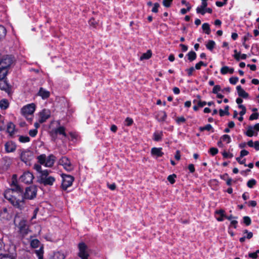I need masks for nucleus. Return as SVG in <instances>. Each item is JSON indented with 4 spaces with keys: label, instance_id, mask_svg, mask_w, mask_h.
Wrapping results in <instances>:
<instances>
[{
    "label": "nucleus",
    "instance_id": "60",
    "mask_svg": "<svg viewBox=\"0 0 259 259\" xmlns=\"http://www.w3.org/2000/svg\"><path fill=\"white\" fill-rule=\"evenodd\" d=\"M240 156L236 158V160L237 162L240 164H243L245 166H247V164L245 163L246 159H244L243 160H241Z\"/></svg>",
    "mask_w": 259,
    "mask_h": 259
},
{
    "label": "nucleus",
    "instance_id": "44",
    "mask_svg": "<svg viewBox=\"0 0 259 259\" xmlns=\"http://www.w3.org/2000/svg\"><path fill=\"white\" fill-rule=\"evenodd\" d=\"M134 123V120L132 118L126 117L124 120V124L127 126H131Z\"/></svg>",
    "mask_w": 259,
    "mask_h": 259
},
{
    "label": "nucleus",
    "instance_id": "52",
    "mask_svg": "<svg viewBox=\"0 0 259 259\" xmlns=\"http://www.w3.org/2000/svg\"><path fill=\"white\" fill-rule=\"evenodd\" d=\"M234 54L233 55V57L237 61H239L240 60V52H238L237 50H235L234 51Z\"/></svg>",
    "mask_w": 259,
    "mask_h": 259
},
{
    "label": "nucleus",
    "instance_id": "46",
    "mask_svg": "<svg viewBox=\"0 0 259 259\" xmlns=\"http://www.w3.org/2000/svg\"><path fill=\"white\" fill-rule=\"evenodd\" d=\"M221 140H222L223 141H226L227 144L230 143L231 141L230 136L228 135H223L221 138Z\"/></svg>",
    "mask_w": 259,
    "mask_h": 259
},
{
    "label": "nucleus",
    "instance_id": "25",
    "mask_svg": "<svg viewBox=\"0 0 259 259\" xmlns=\"http://www.w3.org/2000/svg\"><path fill=\"white\" fill-rule=\"evenodd\" d=\"M65 255L63 253L59 251L54 252L49 259H64Z\"/></svg>",
    "mask_w": 259,
    "mask_h": 259
},
{
    "label": "nucleus",
    "instance_id": "41",
    "mask_svg": "<svg viewBox=\"0 0 259 259\" xmlns=\"http://www.w3.org/2000/svg\"><path fill=\"white\" fill-rule=\"evenodd\" d=\"M254 131L253 130V127L251 126H249L248 127V129L245 132V135L249 137H251L254 135Z\"/></svg>",
    "mask_w": 259,
    "mask_h": 259
},
{
    "label": "nucleus",
    "instance_id": "3",
    "mask_svg": "<svg viewBox=\"0 0 259 259\" xmlns=\"http://www.w3.org/2000/svg\"><path fill=\"white\" fill-rule=\"evenodd\" d=\"M16 226L18 228L19 234L23 237L26 236L30 232L28 222L24 219L21 220Z\"/></svg>",
    "mask_w": 259,
    "mask_h": 259
},
{
    "label": "nucleus",
    "instance_id": "5",
    "mask_svg": "<svg viewBox=\"0 0 259 259\" xmlns=\"http://www.w3.org/2000/svg\"><path fill=\"white\" fill-rule=\"evenodd\" d=\"M78 252L77 255L81 259H89L90 256L89 253L88 251V247L87 244L83 242H81L78 244Z\"/></svg>",
    "mask_w": 259,
    "mask_h": 259
},
{
    "label": "nucleus",
    "instance_id": "18",
    "mask_svg": "<svg viewBox=\"0 0 259 259\" xmlns=\"http://www.w3.org/2000/svg\"><path fill=\"white\" fill-rule=\"evenodd\" d=\"M236 90L237 94L239 97L244 99H247L248 98L249 94L242 88L241 85H237Z\"/></svg>",
    "mask_w": 259,
    "mask_h": 259
},
{
    "label": "nucleus",
    "instance_id": "34",
    "mask_svg": "<svg viewBox=\"0 0 259 259\" xmlns=\"http://www.w3.org/2000/svg\"><path fill=\"white\" fill-rule=\"evenodd\" d=\"M89 24L90 26L94 28H96L97 26L98 25V22L96 21L94 17H92L89 20Z\"/></svg>",
    "mask_w": 259,
    "mask_h": 259
},
{
    "label": "nucleus",
    "instance_id": "33",
    "mask_svg": "<svg viewBox=\"0 0 259 259\" xmlns=\"http://www.w3.org/2000/svg\"><path fill=\"white\" fill-rule=\"evenodd\" d=\"M37 159L40 164L45 165L46 160V155L45 154L39 155L37 156Z\"/></svg>",
    "mask_w": 259,
    "mask_h": 259
},
{
    "label": "nucleus",
    "instance_id": "16",
    "mask_svg": "<svg viewBox=\"0 0 259 259\" xmlns=\"http://www.w3.org/2000/svg\"><path fill=\"white\" fill-rule=\"evenodd\" d=\"M16 125L12 122H9L7 125V132L11 137H13L16 132Z\"/></svg>",
    "mask_w": 259,
    "mask_h": 259
},
{
    "label": "nucleus",
    "instance_id": "59",
    "mask_svg": "<svg viewBox=\"0 0 259 259\" xmlns=\"http://www.w3.org/2000/svg\"><path fill=\"white\" fill-rule=\"evenodd\" d=\"M238 221L236 220H232L230 223V225H229V228L230 227H233L234 229H236L237 227Z\"/></svg>",
    "mask_w": 259,
    "mask_h": 259
},
{
    "label": "nucleus",
    "instance_id": "35",
    "mask_svg": "<svg viewBox=\"0 0 259 259\" xmlns=\"http://www.w3.org/2000/svg\"><path fill=\"white\" fill-rule=\"evenodd\" d=\"M35 253L36 254L38 259H43V254H44L43 246H41L38 250H36Z\"/></svg>",
    "mask_w": 259,
    "mask_h": 259
},
{
    "label": "nucleus",
    "instance_id": "21",
    "mask_svg": "<svg viewBox=\"0 0 259 259\" xmlns=\"http://www.w3.org/2000/svg\"><path fill=\"white\" fill-rule=\"evenodd\" d=\"M17 253L16 252L0 253V259H16Z\"/></svg>",
    "mask_w": 259,
    "mask_h": 259
},
{
    "label": "nucleus",
    "instance_id": "39",
    "mask_svg": "<svg viewBox=\"0 0 259 259\" xmlns=\"http://www.w3.org/2000/svg\"><path fill=\"white\" fill-rule=\"evenodd\" d=\"M8 72V70H5L2 68H0V80L4 79L6 77Z\"/></svg>",
    "mask_w": 259,
    "mask_h": 259
},
{
    "label": "nucleus",
    "instance_id": "64",
    "mask_svg": "<svg viewBox=\"0 0 259 259\" xmlns=\"http://www.w3.org/2000/svg\"><path fill=\"white\" fill-rule=\"evenodd\" d=\"M34 168L38 172H40L42 170L40 164H35L34 165Z\"/></svg>",
    "mask_w": 259,
    "mask_h": 259
},
{
    "label": "nucleus",
    "instance_id": "50",
    "mask_svg": "<svg viewBox=\"0 0 259 259\" xmlns=\"http://www.w3.org/2000/svg\"><path fill=\"white\" fill-rule=\"evenodd\" d=\"M195 68L194 67H191L185 70L187 73L188 76H191L193 75V72L195 71Z\"/></svg>",
    "mask_w": 259,
    "mask_h": 259
},
{
    "label": "nucleus",
    "instance_id": "26",
    "mask_svg": "<svg viewBox=\"0 0 259 259\" xmlns=\"http://www.w3.org/2000/svg\"><path fill=\"white\" fill-rule=\"evenodd\" d=\"M9 106V103L7 99H4L0 101V108L2 109L6 110Z\"/></svg>",
    "mask_w": 259,
    "mask_h": 259
},
{
    "label": "nucleus",
    "instance_id": "19",
    "mask_svg": "<svg viewBox=\"0 0 259 259\" xmlns=\"http://www.w3.org/2000/svg\"><path fill=\"white\" fill-rule=\"evenodd\" d=\"M155 118L159 122H163L167 118V114L164 111H160L157 113Z\"/></svg>",
    "mask_w": 259,
    "mask_h": 259
},
{
    "label": "nucleus",
    "instance_id": "43",
    "mask_svg": "<svg viewBox=\"0 0 259 259\" xmlns=\"http://www.w3.org/2000/svg\"><path fill=\"white\" fill-rule=\"evenodd\" d=\"M243 223L247 226L250 225L251 224V220L250 217L245 216L243 218Z\"/></svg>",
    "mask_w": 259,
    "mask_h": 259
},
{
    "label": "nucleus",
    "instance_id": "54",
    "mask_svg": "<svg viewBox=\"0 0 259 259\" xmlns=\"http://www.w3.org/2000/svg\"><path fill=\"white\" fill-rule=\"evenodd\" d=\"M173 0H163L162 2L163 5L166 8L170 7Z\"/></svg>",
    "mask_w": 259,
    "mask_h": 259
},
{
    "label": "nucleus",
    "instance_id": "49",
    "mask_svg": "<svg viewBox=\"0 0 259 259\" xmlns=\"http://www.w3.org/2000/svg\"><path fill=\"white\" fill-rule=\"evenodd\" d=\"M186 121V119L184 116L178 117L176 119V121L178 124H180L182 123H185Z\"/></svg>",
    "mask_w": 259,
    "mask_h": 259
},
{
    "label": "nucleus",
    "instance_id": "13",
    "mask_svg": "<svg viewBox=\"0 0 259 259\" xmlns=\"http://www.w3.org/2000/svg\"><path fill=\"white\" fill-rule=\"evenodd\" d=\"M0 89L9 94L11 91V85L6 80H0Z\"/></svg>",
    "mask_w": 259,
    "mask_h": 259
},
{
    "label": "nucleus",
    "instance_id": "28",
    "mask_svg": "<svg viewBox=\"0 0 259 259\" xmlns=\"http://www.w3.org/2000/svg\"><path fill=\"white\" fill-rule=\"evenodd\" d=\"M152 51L150 50H148L146 53H143L140 57V60H147L150 59L152 56Z\"/></svg>",
    "mask_w": 259,
    "mask_h": 259
},
{
    "label": "nucleus",
    "instance_id": "57",
    "mask_svg": "<svg viewBox=\"0 0 259 259\" xmlns=\"http://www.w3.org/2000/svg\"><path fill=\"white\" fill-rule=\"evenodd\" d=\"M160 7V5L159 4V3H155L154 4V7H153L152 9V12L153 13H157L158 12V8L159 7Z\"/></svg>",
    "mask_w": 259,
    "mask_h": 259
},
{
    "label": "nucleus",
    "instance_id": "48",
    "mask_svg": "<svg viewBox=\"0 0 259 259\" xmlns=\"http://www.w3.org/2000/svg\"><path fill=\"white\" fill-rule=\"evenodd\" d=\"M222 91L221 87L220 85H214V87L212 89V93L214 94H217Z\"/></svg>",
    "mask_w": 259,
    "mask_h": 259
},
{
    "label": "nucleus",
    "instance_id": "47",
    "mask_svg": "<svg viewBox=\"0 0 259 259\" xmlns=\"http://www.w3.org/2000/svg\"><path fill=\"white\" fill-rule=\"evenodd\" d=\"M219 152V150L218 148L215 147H211L209 150V153L212 156H214Z\"/></svg>",
    "mask_w": 259,
    "mask_h": 259
},
{
    "label": "nucleus",
    "instance_id": "31",
    "mask_svg": "<svg viewBox=\"0 0 259 259\" xmlns=\"http://www.w3.org/2000/svg\"><path fill=\"white\" fill-rule=\"evenodd\" d=\"M8 209L6 207L3 208L0 212V218L3 219H8Z\"/></svg>",
    "mask_w": 259,
    "mask_h": 259
},
{
    "label": "nucleus",
    "instance_id": "53",
    "mask_svg": "<svg viewBox=\"0 0 259 259\" xmlns=\"http://www.w3.org/2000/svg\"><path fill=\"white\" fill-rule=\"evenodd\" d=\"M229 67L227 66H224L222 67L221 69L220 72L223 75H225L228 73Z\"/></svg>",
    "mask_w": 259,
    "mask_h": 259
},
{
    "label": "nucleus",
    "instance_id": "55",
    "mask_svg": "<svg viewBox=\"0 0 259 259\" xmlns=\"http://www.w3.org/2000/svg\"><path fill=\"white\" fill-rule=\"evenodd\" d=\"M259 113L258 112H255L251 114L249 117V120H253L258 118Z\"/></svg>",
    "mask_w": 259,
    "mask_h": 259
},
{
    "label": "nucleus",
    "instance_id": "17",
    "mask_svg": "<svg viewBox=\"0 0 259 259\" xmlns=\"http://www.w3.org/2000/svg\"><path fill=\"white\" fill-rule=\"evenodd\" d=\"M55 156L53 154L50 155L47 158L46 157L45 166L51 167L53 166L55 161Z\"/></svg>",
    "mask_w": 259,
    "mask_h": 259
},
{
    "label": "nucleus",
    "instance_id": "7",
    "mask_svg": "<svg viewBox=\"0 0 259 259\" xmlns=\"http://www.w3.org/2000/svg\"><path fill=\"white\" fill-rule=\"evenodd\" d=\"M13 63V58L11 56L6 55L0 59V68L5 70H8V69Z\"/></svg>",
    "mask_w": 259,
    "mask_h": 259
},
{
    "label": "nucleus",
    "instance_id": "63",
    "mask_svg": "<svg viewBox=\"0 0 259 259\" xmlns=\"http://www.w3.org/2000/svg\"><path fill=\"white\" fill-rule=\"evenodd\" d=\"M248 256L253 259H256L257 258L258 255L257 254V252H253L249 253L248 254Z\"/></svg>",
    "mask_w": 259,
    "mask_h": 259
},
{
    "label": "nucleus",
    "instance_id": "58",
    "mask_svg": "<svg viewBox=\"0 0 259 259\" xmlns=\"http://www.w3.org/2000/svg\"><path fill=\"white\" fill-rule=\"evenodd\" d=\"M37 132L38 131L37 129L30 130L29 131V135L31 137H35L36 136Z\"/></svg>",
    "mask_w": 259,
    "mask_h": 259
},
{
    "label": "nucleus",
    "instance_id": "51",
    "mask_svg": "<svg viewBox=\"0 0 259 259\" xmlns=\"http://www.w3.org/2000/svg\"><path fill=\"white\" fill-rule=\"evenodd\" d=\"M239 78L237 76H233L229 78V82L232 84H235L238 81Z\"/></svg>",
    "mask_w": 259,
    "mask_h": 259
},
{
    "label": "nucleus",
    "instance_id": "40",
    "mask_svg": "<svg viewBox=\"0 0 259 259\" xmlns=\"http://www.w3.org/2000/svg\"><path fill=\"white\" fill-rule=\"evenodd\" d=\"M6 33V28L4 26L0 25V39L5 37Z\"/></svg>",
    "mask_w": 259,
    "mask_h": 259
},
{
    "label": "nucleus",
    "instance_id": "45",
    "mask_svg": "<svg viewBox=\"0 0 259 259\" xmlns=\"http://www.w3.org/2000/svg\"><path fill=\"white\" fill-rule=\"evenodd\" d=\"M177 176L175 174L170 175L168 176L167 180L171 184H174L176 182L175 178Z\"/></svg>",
    "mask_w": 259,
    "mask_h": 259
},
{
    "label": "nucleus",
    "instance_id": "38",
    "mask_svg": "<svg viewBox=\"0 0 259 259\" xmlns=\"http://www.w3.org/2000/svg\"><path fill=\"white\" fill-rule=\"evenodd\" d=\"M30 141V139L28 136H20L19 138V141L20 143H24L29 142Z\"/></svg>",
    "mask_w": 259,
    "mask_h": 259
},
{
    "label": "nucleus",
    "instance_id": "4",
    "mask_svg": "<svg viewBox=\"0 0 259 259\" xmlns=\"http://www.w3.org/2000/svg\"><path fill=\"white\" fill-rule=\"evenodd\" d=\"M35 105L34 103H31L23 106L21 108V112L22 114L25 116L27 119L30 121L32 120V117L28 118L27 116L33 115L35 110Z\"/></svg>",
    "mask_w": 259,
    "mask_h": 259
},
{
    "label": "nucleus",
    "instance_id": "42",
    "mask_svg": "<svg viewBox=\"0 0 259 259\" xmlns=\"http://www.w3.org/2000/svg\"><path fill=\"white\" fill-rule=\"evenodd\" d=\"M256 184V180L254 179H251L247 182V186L249 188H252Z\"/></svg>",
    "mask_w": 259,
    "mask_h": 259
},
{
    "label": "nucleus",
    "instance_id": "10",
    "mask_svg": "<svg viewBox=\"0 0 259 259\" xmlns=\"http://www.w3.org/2000/svg\"><path fill=\"white\" fill-rule=\"evenodd\" d=\"M51 116V112L50 110L44 109L41 112H39V122L42 123L46 121Z\"/></svg>",
    "mask_w": 259,
    "mask_h": 259
},
{
    "label": "nucleus",
    "instance_id": "36",
    "mask_svg": "<svg viewBox=\"0 0 259 259\" xmlns=\"http://www.w3.org/2000/svg\"><path fill=\"white\" fill-rule=\"evenodd\" d=\"M215 45V43L214 41L212 40H208L207 44L206 45V47L208 50L212 51L214 49Z\"/></svg>",
    "mask_w": 259,
    "mask_h": 259
},
{
    "label": "nucleus",
    "instance_id": "32",
    "mask_svg": "<svg viewBox=\"0 0 259 259\" xmlns=\"http://www.w3.org/2000/svg\"><path fill=\"white\" fill-rule=\"evenodd\" d=\"M202 29L206 34H209L210 33L211 30L208 23H203L202 25Z\"/></svg>",
    "mask_w": 259,
    "mask_h": 259
},
{
    "label": "nucleus",
    "instance_id": "22",
    "mask_svg": "<svg viewBox=\"0 0 259 259\" xmlns=\"http://www.w3.org/2000/svg\"><path fill=\"white\" fill-rule=\"evenodd\" d=\"M207 2H202L201 6L196 8V13L204 15L205 14L204 9L207 8Z\"/></svg>",
    "mask_w": 259,
    "mask_h": 259
},
{
    "label": "nucleus",
    "instance_id": "29",
    "mask_svg": "<svg viewBox=\"0 0 259 259\" xmlns=\"http://www.w3.org/2000/svg\"><path fill=\"white\" fill-rule=\"evenodd\" d=\"M199 130L200 132H203L204 131H211L212 133L214 132V129L212 125L210 124H207L204 126H200L199 127Z\"/></svg>",
    "mask_w": 259,
    "mask_h": 259
},
{
    "label": "nucleus",
    "instance_id": "9",
    "mask_svg": "<svg viewBox=\"0 0 259 259\" xmlns=\"http://www.w3.org/2000/svg\"><path fill=\"white\" fill-rule=\"evenodd\" d=\"M32 156V153L30 151H24L21 153L20 159L23 162L27 164L31 160Z\"/></svg>",
    "mask_w": 259,
    "mask_h": 259
},
{
    "label": "nucleus",
    "instance_id": "62",
    "mask_svg": "<svg viewBox=\"0 0 259 259\" xmlns=\"http://www.w3.org/2000/svg\"><path fill=\"white\" fill-rule=\"evenodd\" d=\"M188 168L191 173L194 172L195 168L193 164H190L188 165Z\"/></svg>",
    "mask_w": 259,
    "mask_h": 259
},
{
    "label": "nucleus",
    "instance_id": "6",
    "mask_svg": "<svg viewBox=\"0 0 259 259\" xmlns=\"http://www.w3.org/2000/svg\"><path fill=\"white\" fill-rule=\"evenodd\" d=\"M62 181L61 187L63 190L66 191L67 188L72 186L74 178L69 175L62 174L61 175Z\"/></svg>",
    "mask_w": 259,
    "mask_h": 259
},
{
    "label": "nucleus",
    "instance_id": "61",
    "mask_svg": "<svg viewBox=\"0 0 259 259\" xmlns=\"http://www.w3.org/2000/svg\"><path fill=\"white\" fill-rule=\"evenodd\" d=\"M225 211L224 209H221L219 210H217L215 211V214H219L221 217H225L226 214L225 213Z\"/></svg>",
    "mask_w": 259,
    "mask_h": 259
},
{
    "label": "nucleus",
    "instance_id": "23",
    "mask_svg": "<svg viewBox=\"0 0 259 259\" xmlns=\"http://www.w3.org/2000/svg\"><path fill=\"white\" fill-rule=\"evenodd\" d=\"M54 133L56 135L59 134L63 135L64 137H67V134L65 133V128L63 126H60L54 130Z\"/></svg>",
    "mask_w": 259,
    "mask_h": 259
},
{
    "label": "nucleus",
    "instance_id": "30",
    "mask_svg": "<svg viewBox=\"0 0 259 259\" xmlns=\"http://www.w3.org/2000/svg\"><path fill=\"white\" fill-rule=\"evenodd\" d=\"M229 106L227 105L225 107L224 110L220 109L219 110V114L220 116L222 117L225 115H229L230 113L229 112Z\"/></svg>",
    "mask_w": 259,
    "mask_h": 259
},
{
    "label": "nucleus",
    "instance_id": "24",
    "mask_svg": "<svg viewBox=\"0 0 259 259\" xmlns=\"http://www.w3.org/2000/svg\"><path fill=\"white\" fill-rule=\"evenodd\" d=\"M163 136L162 131L155 132L153 135V140L156 142H159L161 141Z\"/></svg>",
    "mask_w": 259,
    "mask_h": 259
},
{
    "label": "nucleus",
    "instance_id": "56",
    "mask_svg": "<svg viewBox=\"0 0 259 259\" xmlns=\"http://www.w3.org/2000/svg\"><path fill=\"white\" fill-rule=\"evenodd\" d=\"M223 156L224 158H231L233 157V154L232 153H229L227 152L224 151L222 153Z\"/></svg>",
    "mask_w": 259,
    "mask_h": 259
},
{
    "label": "nucleus",
    "instance_id": "15",
    "mask_svg": "<svg viewBox=\"0 0 259 259\" xmlns=\"http://www.w3.org/2000/svg\"><path fill=\"white\" fill-rule=\"evenodd\" d=\"M162 148L161 147H153L151 149V154L153 156L161 157L164 155V153L162 151Z\"/></svg>",
    "mask_w": 259,
    "mask_h": 259
},
{
    "label": "nucleus",
    "instance_id": "8",
    "mask_svg": "<svg viewBox=\"0 0 259 259\" xmlns=\"http://www.w3.org/2000/svg\"><path fill=\"white\" fill-rule=\"evenodd\" d=\"M34 179L33 175L29 171H25L20 176L19 180L26 184H31L32 183Z\"/></svg>",
    "mask_w": 259,
    "mask_h": 259
},
{
    "label": "nucleus",
    "instance_id": "20",
    "mask_svg": "<svg viewBox=\"0 0 259 259\" xmlns=\"http://www.w3.org/2000/svg\"><path fill=\"white\" fill-rule=\"evenodd\" d=\"M37 95L41 97L42 99H46L50 96V93L49 91L45 90L43 88H40Z\"/></svg>",
    "mask_w": 259,
    "mask_h": 259
},
{
    "label": "nucleus",
    "instance_id": "1",
    "mask_svg": "<svg viewBox=\"0 0 259 259\" xmlns=\"http://www.w3.org/2000/svg\"><path fill=\"white\" fill-rule=\"evenodd\" d=\"M9 185L10 188L5 191L4 197L15 208L20 207L19 203V198L23 192V188L19 184L16 174L12 175Z\"/></svg>",
    "mask_w": 259,
    "mask_h": 259
},
{
    "label": "nucleus",
    "instance_id": "12",
    "mask_svg": "<svg viewBox=\"0 0 259 259\" xmlns=\"http://www.w3.org/2000/svg\"><path fill=\"white\" fill-rule=\"evenodd\" d=\"M16 148V143L12 141L7 142L5 144V149L6 153L14 152Z\"/></svg>",
    "mask_w": 259,
    "mask_h": 259
},
{
    "label": "nucleus",
    "instance_id": "27",
    "mask_svg": "<svg viewBox=\"0 0 259 259\" xmlns=\"http://www.w3.org/2000/svg\"><path fill=\"white\" fill-rule=\"evenodd\" d=\"M188 59L190 62H192L195 60L197 58L196 53L193 51H190L187 55Z\"/></svg>",
    "mask_w": 259,
    "mask_h": 259
},
{
    "label": "nucleus",
    "instance_id": "14",
    "mask_svg": "<svg viewBox=\"0 0 259 259\" xmlns=\"http://www.w3.org/2000/svg\"><path fill=\"white\" fill-rule=\"evenodd\" d=\"M55 181V179L52 176H50L48 178L41 177L40 179V182L43 184L45 186L46 185H53L54 182Z\"/></svg>",
    "mask_w": 259,
    "mask_h": 259
},
{
    "label": "nucleus",
    "instance_id": "2",
    "mask_svg": "<svg viewBox=\"0 0 259 259\" xmlns=\"http://www.w3.org/2000/svg\"><path fill=\"white\" fill-rule=\"evenodd\" d=\"M37 188L35 185H30L26 187L24 190L23 192L20 196L19 198L20 202H19V205L21 206L20 207H16L20 210H22L24 207V205L25 203V200H33L37 195Z\"/></svg>",
    "mask_w": 259,
    "mask_h": 259
},
{
    "label": "nucleus",
    "instance_id": "37",
    "mask_svg": "<svg viewBox=\"0 0 259 259\" xmlns=\"http://www.w3.org/2000/svg\"><path fill=\"white\" fill-rule=\"evenodd\" d=\"M40 242L37 239H32L30 242V246L32 248H35L39 246Z\"/></svg>",
    "mask_w": 259,
    "mask_h": 259
},
{
    "label": "nucleus",
    "instance_id": "11",
    "mask_svg": "<svg viewBox=\"0 0 259 259\" xmlns=\"http://www.w3.org/2000/svg\"><path fill=\"white\" fill-rule=\"evenodd\" d=\"M61 165L67 171H70L73 169V167L69 159L66 157H62L59 161Z\"/></svg>",
    "mask_w": 259,
    "mask_h": 259
}]
</instances>
